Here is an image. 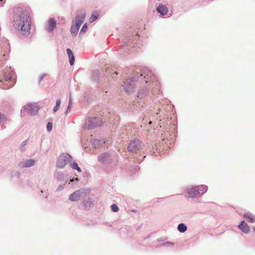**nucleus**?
Listing matches in <instances>:
<instances>
[{"label": "nucleus", "instance_id": "6", "mask_svg": "<svg viewBox=\"0 0 255 255\" xmlns=\"http://www.w3.org/2000/svg\"><path fill=\"white\" fill-rule=\"evenodd\" d=\"M139 35L138 34H136L134 36V39L132 40L129 37L126 38L124 39L122 41V49L125 50H129V48H130L132 46H133L134 43V41L136 38H138Z\"/></svg>", "mask_w": 255, "mask_h": 255}, {"label": "nucleus", "instance_id": "35", "mask_svg": "<svg viewBox=\"0 0 255 255\" xmlns=\"http://www.w3.org/2000/svg\"><path fill=\"white\" fill-rule=\"evenodd\" d=\"M26 143H27V140H25L23 142H22V143L21 144V146L22 147H23L24 146H25L26 145Z\"/></svg>", "mask_w": 255, "mask_h": 255}, {"label": "nucleus", "instance_id": "17", "mask_svg": "<svg viewBox=\"0 0 255 255\" xmlns=\"http://www.w3.org/2000/svg\"><path fill=\"white\" fill-rule=\"evenodd\" d=\"M243 216L245 218L248 219L249 222L251 223L255 222V216L253 215V214L250 213H247L245 214Z\"/></svg>", "mask_w": 255, "mask_h": 255}, {"label": "nucleus", "instance_id": "14", "mask_svg": "<svg viewBox=\"0 0 255 255\" xmlns=\"http://www.w3.org/2000/svg\"><path fill=\"white\" fill-rule=\"evenodd\" d=\"M238 227L241 230L245 233H248L250 231L249 226L244 221L241 222Z\"/></svg>", "mask_w": 255, "mask_h": 255}, {"label": "nucleus", "instance_id": "20", "mask_svg": "<svg viewBox=\"0 0 255 255\" xmlns=\"http://www.w3.org/2000/svg\"><path fill=\"white\" fill-rule=\"evenodd\" d=\"M100 76V73L98 71L95 70L93 72L92 77V79L94 81L98 82L99 80Z\"/></svg>", "mask_w": 255, "mask_h": 255}, {"label": "nucleus", "instance_id": "27", "mask_svg": "<svg viewBox=\"0 0 255 255\" xmlns=\"http://www.w3.org/2000/svg\"><path fill=\"white\" fill-rule=\"evenodd\" d=\"M71 166L73 169H76L78 171H81L80 168L78 166V165L76 162H74L72 164H71Z\"/></svg>", "mask_w": 255, "mask_h": 255}, {"label": "nucleus", "instance_id": "37", "mask_svg": "<svg viewBox=\"0 0 255 255\" xmlns=\"http://www.w3.org/2000/svg\"><path fill=\"white\" fill-rule=\"evenodd\" d=\"M119 73L117 72V71H115L114 73V74L115 75H118Z\"/></svg>", "mask_w": 255, "mask_h": 255}, {"label": "nucleus", "instance_id": "22", "mask_svg": "<svg viewBox=\"0 0 255 255\" xmlns=\"http://www.w3.org/2000/svg\"><path fill=\"white\" fill-rule=\"evenodd\" d=\"M78 30H79L78 29H77L75 27H74V24H72L71 25V28H70V31H71L72 36H73V37L76 36L78 33Z\"/></svg>", "mask_w": 255, "mask_h": 255}, {"label": "nucleus", "instance_id": "9", "mask_svg": "<svg viewBox=\"0 0 255 255\" xmlns=\"http://www.w3.org/2000/svg\"><path fill=\"white\" fill-rule=\"evenodd\" d=\"M140 147V141L137 139H133L130 142L128 149L130 152H136Z\"/></svg>", "mask_w": 255, "mask_h": 255}, {"label": "nucleus", "instance_id": "11", "mask_svg": "<svg viewBox=\"0 0 255 255\" xmlns=\"http://www.w3.org/2000/svg\"><path fill=\"white\" fill-rule=\"evenodd\" d=\"M149 94V89L147 87H144L138 92L137 97L139 99L144 98Z\"/></svg>", "mask_w": 255, "mask_h": 255}, {"label": "nucleus", "instance_id": "25", "mask_svg": "<svg viewBox=\"0 0 255 255\" xmlns=\"http://www.w3.org/2000/svg\"><path fill=\"white\" fill-rule=\"evenodd\" d=\"M60 104H61V100L60 99H57L56 100V105L53 108V112H57L59 109Z\"/></svg>", "mask_w": 255, "mask_h": 255}, {"label": "nucleus", "instance_id": "8", "mask_svg": "<svg viewBox=\"0 0 255 255\" xmlns=\"http://www.w3.org/2000/svg\"><path fill=\"white\" fill-rule=\"evenodd\" d=\"M156 10L163 17H169L172 15L171 13L168 12L167 7L163 3H160L158 5L156 8Z\"/></svg>", "mask_w": 255, "mask_h": 255}, {"label": "nucleus", "instance_id": "32", "mask_svg": "<svg viewBox=\"0 0 255 255\" xmlns=\"http://www.w3.org/2000/svg\"><path fill=\"white\" fill-rule=\"evenodd\" d=\"M74 27H75L77 29H78V30L79 29L81 25H82V24H80L79 23H77V22H75V24H74Z\"/></svg>", "mask_w": 255, "mask_h": 255}, {"label": "nucleus", "instance_id": "2", "mask_svg": "<svg viewBox=\"0 0 255 255\" xmlns=\"http://www.w3.org/2000/svg\"><path fill=\"white\" fill-rule=\"evenodd\" d=\"M10 11L15 29L23 35H28L31 28V18L29 9L23 5L12 8Z\"/></svg>", "mask_w": 255, "mask_h": 255}, {"label": "nucleus", "instance_id": "34", "mask_svg": "<svg viewBox=\"0 0 255 255\" xmlns=\"http://www.w3.org/2000/svg\"><path fill=\"white\" fill-rule=\"evenodd\" d=\"M4 0H0V6H3L4 3L5 2V1H3Z\"/></svg>", "mask_w": 255, "mask_h": 255}, {"label": "nucleus", "instance_id": "21", "mask_svg": "<svg viewBox=\"0 0 255 255\" xmlns=\"http://www.w3.org/2000/svg\"><path fill=\"white\" fill-rule=\"evenodd\" d=\"M35 161L33 159H28L25 161L23 166L25 167H29L34 165Z\"/></svg>", "mask_w": 255, "mask_h": 255}, {"label": "nucleus", "instance_id": "24", "mask_svg": "<svg viewBox=\"0 0 255 255\" xmlns=\"http://www.w3.org/2000/svg\"><path fill=\"white\" fill-rule=\"evenodd\" d=\"M99 16V13H93L90 18V19H89L90 22L91 23H92V22L95 21L96 20H97Z\"/></svg>", "mask_w": 255, "mask_h": 255}, {"label": "nucleus", "instance_id": "36", "mask_svg": "<svg viewBox=\"0 0 255 255\" xmlns=\"http://www.w3.org/2000/svg\"><path fill=\"white\" fill-rule=\"evenodd\" d=\"M84 98L85 99V100L88 102V103H89L91 102V99H86V96H84Z\"/></svg>", "mask_w": 255, "mask_h": 255}, {"label": "nucleus", "instance_id": "5", "mask_svg": "<svg viewBox=\"0 0 255 255\" xmlns=\"http://www.w3.org/2000/svg\"><path fill=\"white\" fill-rule=\"evenodd\" d=\"M103 122L99 118L91 117L86 120L85 124L89 129L101 126Z\"/></svg>", "mask_w": 255, "mask_h": 255}, {"label": "nucleus", "instance_id": "1", "mask_svg": "<svg viewBox=\"0 0 255 255\" xmlns=\"http://www.w3.org/2000/svg\"><path fill=\"white\" fill-rule=\"evenodd\" d=\"M135 81H139L142 83H145L150 89L152 88L150 97L152 96L158 97V95L161 93L159 89L160 84L156 77L153 72L147 68L140 69V73L137 71L135 75L126 80L123 85L126 93L129 94L133 92Z\"/></svg>", "mask_w": 255, "mask_h": 255}, {"label": "nucleus", "instance_id": "33", "mask_svg": "<svg viewBox=\"0 0 255 255\" xmlns=\"http://www.w3.org/2000/svg\"><path fill=\"white\" fill-rule=\"evenodd\" d=\"M47 76L46 74H44L42 75H41L39 79V83H40L41 81L43 80V79Z\"/></svg>", "mask_w": 255, "mask_h": 255}, {"label": "nucleus", "instance_id": "4", "mask_svg": "<svg viewBox=\"0 0 255 255\" xmlns=\"http://www.w3.org/2000/svg\"><path fill=\"white\" fill-rule=\"evenodd\" d=\"M72 159V157L68 153H63L59 156L57 162V166L59 168H64L65 165L69 163Z\"/></svg>", "mask_w": 255, "mask_h": 255}, {"label": "nucleus", "instance_id": "19", "mask_svg": "<svg viewBox=\"0 0 255 255\" xmlns=\"http://www.w3.org/2000/svg\"><path fill=\"white\" fill-rule=\"evenodd\" d=\"M109 155L108 153H102V154H101V155L99 156L98 159L100 161L102 162H105L107 160V159L109 158Z\"/></svg>", "mask_w": 255, "mask_h": 255}, {"label": "nucleus", "instance_id": "39", "mask_svg": "<svg viewBox=\"0 0 255 255\" xmlns=\"http://www.w3.org/2000/svg\"><path fill=\"white\" fill-rule=\"evenodd\" d=\"M73 181H74V179H71V180H70V181H71V182H73Z\"/></svg>", "mask_w": 255, "mask_h": 255}, {"label": "nucleus", "instance_id": "7", "mask_svg": "<svg viewBox=\"0 0 255 255\" xmlns=\"http://www.w3.org/2000/svg\"><path fill=\"white\" fill-rule=\"evenodd\" d=\"M40 108L37 103H29L23 106L20 112H38Z\"/></svg>", "mask_w": 255, "mask_h": 255}, {"label": "nucleus", "instance_id": "23", "mask_svg": "<svg viewBox=\"0 0 255 255\" xmlns=\"http://www.w3.org/2000/svg\"><path fill=\"white\" fill-rule=\"evenodd\" d=\"M178 230L181 233H184L187 230V227L184 224H180L178 226Z\"/></svg>", "mask_w": 255, "mask_h": 255}, {"label": "nucleus", "instance_id": "30", "mask_svg": "<svg viewBox=\"0 0 255 255\" xmlns=\"http://www.w3.org/2000/svg\"><path fill=\"white\" fill-rule=\"evenodd\" d=\"M52 128V124L50 122L48 123L47 125V129L48 131H50Z\"/></svg>", "mask_w": 255, "mask_h": 255}, {"label": "nucleus", "instance_id": "41", "mask_svg": "<svg viewBox=\"0 0 255 255\" xmlns=\"http://www.w3.org/2000/svg\"><path fill=\"white\" fill-rule=\"evenodd\" d=\"M76 180H78V178H76Z\"/></svg>", "mask_w": 255, "mask_h": 255}, {"label": "nucleus", "instance_id": "10", "mask_svg": "<svg viewBox=\"0 0 255 255\" xmlns=\"http://www.w3.org/2000/svg\"><path fill=\"white\" fill-rule=\"evenodd\" d=\"M56 22L53 18H50L45 26L46 30L49 33L52 32L56 27Z\"/></svg>", "mask_w": 255, "mask_h": 255}, {"label": "nucleus", "instance_id": "31", "mask_svg": "<svg viewBox=\"0 0 255 255\" xmlns=\"http://www.w3.org/2000/svg\"><path fill=\"white\" fill-rule=\"evenodd\" d=\"M72 99H71V97H70V99H69V104H68V107H67V110L66 111V112H68V111H69L70 110V107L72 105Z\"/></svg>", "mask_w": 255, "mask_h": 255}, {"label": "nucleus", "instance_id": "15", "mask_svg": "<svg viewBox=\"0 0 255 255\" xmlns=\"http://www.w3.org/2000/svg\"><path fill=\"white\" fill-rule=\"evenodd\" d=\"M66 51L69 57L70 65L72 66L74 64L75 61V57L74 54L70 48L67 49Z\"/></svg>", "mask_w": 255, "mask_h": 255}, {"label": "nucleus", "instance_id": "13", "mask_svg": "<svg viewBox=\"0 0 255 255\" xmlns=\"http://www.w3.org/2000/svg\"><path fill=\"white\" fill-rule=\"evenodd\" d=\"M81 190H77L72 193L69 197V200L71 201H76L80 199L81 197Z\"/></svg>", "mask_w": 255, "mask_h": 255}, {"label": "nucleus", "instance_id": "26", "mask_svg": "<svg viewBox=\"0 0 255 255\" xmlns=\"http://www.w3.org/2000/svg\"><path fill=\"white\" fill-rule=\"evenodd\" d=\"M87 29H88V25L87 23H85L83 25V26L80 30V34H81V35L84 34L87 31Z\"/></svg>", "mask_w": 255, "mask_h": 255}, {"label": "nucleus", "instance_id": "28", "mask_svg": "<svg viewBox=\"0 0 255 255\" xmlns=\"http://www.w3.org/2000/svg\"><path fill=\"white\" fill-rule=\"evenodd\" d=\"M111 209H112V210L114 212H118L119 210V207L116 204H113L111 206Z\"/></svg>", "mask_w": 255, "mask_h": 255}, {"label": "nucleus", "instance_id": "3", "mask_svg": "<svg viewBox=\"0 0 255 255\" xmlns=\"http://www.w3.org/2000/svg\"><path fill=\"white\" fill-rule=\"evenodd\" d=\"M14 72L13 69L9 67H6L0 74V87L6 90L10 88L15 84V79L13 77Z\"/></svg>", "mask_w": 255, "mask_h": 255}, {"label": "nucleus", "instance_id": "12", "mask_svg": "<svg viewBox=\"0 0 255 255\" xmlns=\"http://www.w3.org/2000/svg\"><path fill=\"white\" fill-rule=\"evenodd\" d=\"M188 197H194L198 194L197 187H191L187 190Z\"/></svg>", "mask_w": 255, "mask_h": 255}, {"label": "nucleus", "instance_id": "38", "mask_svg": "<svg viewBox=\"0 0 255 255\" xmlns=\"http://www.w3.org/2000/svg\"><path fill=\"white\" fill-rule=\"evenodd\" d=\"M148 124H149V125H150V124H152V122H151V121H150V122H149V123H148Z\"/></svg>", "mask_w": 255, "mask_h": 255}, {"label": "nucleus", "instance_id": "29", "mask_svg": "<svg viewBox=\"0 0 255 255\" xmlns=\"http://www.w3.org/2000/svg\"><path fill=\"white\" fill-rule=\"evenodd\" d=\"M6 58V55L5 54L3 53L1 51H0V62L2 61V60H5Z\"/></svg>", "mask_w": 255, "mask_h": 255}, {"label": "nucleus", "instance_id": "16", "mask_svg": "<svg viewBox=\"0 0 255 255\" xmlns=\"http://www.w3.org/2000/svg\"><path fill=\"white\" fill-rule=\"evenodd\" d=\"M85 18V14L84 13L77 14L75 17V22L82 24L84 21Z\"/></svg>", "mask_w": 255, "mask_h": 255}, {"label": "nucleus", "instance_id": "18", "mask_svg": "<svg viewBox=\"0 0 255 255\" xmlns=\"http://www.w3.org/2000/svg\"><path fill=\"white\" fill-rule=\"evenodd\" d=\"M198 194H203L205 193L208 189L207 186L201 185L197 186Z\"/></svg>", "mask_w": 255, "mask_h": 255}, {"label": "nucleus", "instance_id": "40", "mask_svg": "<svg viewBox=\"0 0 255 255\" xmlns=\"http://www.w3.org/2000/svg\"><path fill=\"white\" fill-rule=\"evenodd\" d=\"M253 230H254V231L255 232V227L254 228Z\"/></svg>", "mask_w": 255, "mask_h": 255}]
</instances>
